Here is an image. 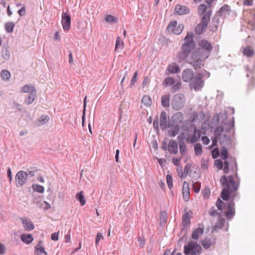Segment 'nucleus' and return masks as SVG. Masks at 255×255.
<instances>
[{
  "label": "nucleus",
  "instance_id": "nucleus-15",
  "mask_svg": "<svg viewBox=\"0 0 255 255\" xmlns=\"http://www.w3.org/2000/svg\"><path fill=\"white\" fill-rule=\"evenodd\" d=\"M160 126L162 130H165L168 128L167 114L165 111H162L160 114Z\"/></svg>",
  "mask_w": 255,
  "mask_h": 255
},
{
  "label": "nucleus",
  "instance_id": "nucleus-9",
  "mask_svg": "<svg viewBox=\"0 0 255 255\" xmlns=\"http://www.w3.org/2000/svg\"><path fill=\"white\" fill-rule=\"evenodd\" d=\"M177 22L176 20L170 22L167 26V29L169 32H171L173 34L179 35L183 31L184 25L182 24L177 25Z\"/></svg>",
  "mask_w": 255,
  "mask_h": 255
},
{
  "label": "nucleus",
  "instance_id": "nucleus-50",
  "mask_svg": "<svg viewBox=\"0 0 255 255\" xmlns=\"http://www.w3.org/2000/svg\"><path fill=\"white\" fill-rule=\"evenodd\" d=\"M180 152L182 155L184 154L186 151V146L184 143H180L179 145Z\"/></svg>",
  "mask_w": 255,
  "mask_h": 255
},
{
  "label": "nucleus",
  "instance_id": "nucleus-36",
  "mask_svg": "<svg viewBox=\"0 0 255 255\" xmlns=\"http://www.w3.org/2000/svg\"><path fill=\"white\" fill-rule=\"evenodd\" d=\"M124 46V42L121 39L120 36H118L116 39V46H115V50H116L118 48L123 49Z\"/></svg>",
  "mask_w": 255,
  "mask_h": 255
},
{
  "label": "nucleus",
  "instance_id": "nucleus-26",
  "mask_svg": "<svg viewBox=\"0 0 255 255\" xmlns=\"http://www.w3.org/2000/svg\"><path fill=\"white\" fill-rule=\"evenodd\" d=\"M20 239L24 243L29 244L33 240L32 236L30 234H22L20 236Z\"/></svg>",
  "mask_w": 255,
  "mask_h": 255
},
{
  "label": "nucleus",
  "instance_id": "nucleus-39",
  "mask_svg": "<svg viewBox=\"0 0 255 255\" xmlns=\"http://www.w3.org/2000/svg\"><path fill=\"white\" fill-rule=\"evenodd\" d=\"M194 152L195 155L198 156L202 153V147L200 143H196L194 146Z\"/></svg>",
  "mask_w": 255,
  "mask_h": 255
},
{
  "label": "nucleus",
  "instance_id": "nucleus-5",
  "mask_svg": "<svg viewBox=\"0 0 255 255\" xmlns=\"http://www.w3.org/2000/svg\"><path fill=\"white\" fill-rule=\"evenodd\" d=\"M208 57V54H204L200 49L192 53L190 58V63L195 68H200L202 62Z\"/></svg>",
  "mask_w": 255,
  "mask_h": 255
},
{
  "label": "nucleus",
  "instance_id": "nucleus-4",
  "mask_svg": "<svg viewBox=\"0 0 255 255\" xmlns=\"http://www.w3.org/2000/svg\"><path fill=\"white\" fill-rule=\"evenodd\" d=\"M185 43L182 45L181 50L178 53L179 61L181 62L185 60L191 51L195 47V43L193 40V33L188 32L184 38Z\"/></svg>",
  "mask_w": 255,
  "mask_h": 255
},
{
  "label": "nucleus",
  "instance_id": "nucleus-63",
  "mask_svg": "<svg viewBox=\"0 0 255 255\" xmlns=\"http://www.w3.org/2000/svg\"><path fill=\"white\" fill-rule=\"evenodd\" d=\"M51 238L53 241H57L58 240V233H54L52 234Z\"/></svg>",
  "mask_w": 255,
  "mask_h": 255
},
{
  "label": "nucleus",
  "instance_id": "nucleus-56",
  "mask_svg": "<svg viewBox=\"0 0 255 255\" xmlns=\"http://www.w3.org/2000/svg\"><path fill=\"white\" fill-rule=\"evenodd\" d=\"M225 117V116H224V115L220 114H217L216 115L214 116V117H213V120H217L218 122H219L220 121V120L221 119H224V118Z\"/></svg>",
  "mask_w": 255,
  "mask_h": 255
},
{
  "label": "nucleus",
  "instance_id": "nucleus-16",
  "mask_svg": "<svg viewBox=\"0 0 255 255\" xmlns=\"http://www.w3.org/2000/svg\"><path fill=\"white\" fill-rule=\"evenodd\" d=\"M200 136V131L195 128L192 134L188 135L186 137V140L190 143H194L198 140Z\"/></svg>",
  "mask_w": 255,
  "mask_h": 255
},
{
  "label": "nucleus",
  "instance_id": "nucleus-23",
  "mask_svg": "<svg viewBox=\"0 0 255 255\" xmlns=\"http://www.w3.org/2000/svg\"><path fill=\"white\" fill-rule=\"evenodd\" d=\"M141 107L143 106L145 107H149L151 106L152 104V100L151 98L147 95H144L141 101Z\"/></svg>",
  "mask_w": 255,
  "mask_h": 255
},
{
  "label": "nucleus",
  "instance_id": "nucleus-47",
  "mask_svg": "<svg viewBox=\"0 0 255 255\" xmlns=\"http://www.w3.org/2000/svg\"><path fill=\"white\" fill-rule=\"evenodd\" d=\"M40 207L44 210H47L51 208V205L46 201H43L41 203Z\"/></svg>",
  "mask_w": 255,
  "mask_h": 255
},
{
  "label": "nucleus",
  "instance_id": "nucleus-52",
  "mask_svg": "<svg viewBox=\"0 0 255 255\" xmlns=\"http://www.w3.org/2000/svg\"><path fill=\"white\" fill-rule=\"evenodd\" d=\"M208 167V162L207 160L202 159L201 161V168L203 169L206 170Z\"/></svg>",
  "mask_w": 255,
  "mask_h": 255
},
{
  "label": "nucleus",
  "instance_id": "nucleus-58",
  "mask_svg": "<svg viewBox=\"0 0 255 255\" xmlns=\"http://www.w3.org/2000/svg\"><path fill=\"white\" fill-rule=\"evenodd\" d=\"M48 117L45 115H43L40 118L39 121L42 123H46L48 121Z\"/></svg>",
  "mask_w": 255,
  "mask_h": 255
},
{
  "label": "nucleus",
  "instance_id": "nucleus-24",
  "mask_svg": "<svg viewBox=\"0 0 255 255\" xmlns=\"http://www.w3.org/2000/svg\"><path fill=\"white\" fill-rule=\"evenodd\" d=\"M42 242L40 241L35 248L36 253L37 255H47L44 248L42 246Z\"/></svg>",
  "mask_w": 255,
  "mask_h": 255
},
{
  "label": "nucleus",
  "instance_id": "nucleus-7",
  "mask_svg": "<svg viewBox=\"0 0 255 255\" xmlns=\"http://www.w3.org/2000/svg\"><path fill=\"white\" fill-rule=\"evenodd\" d=\"M185 98L183 94L178 93L175 95L172 101V108L175 110L181 109L184 106Z\"/></svg>",
  "mask_w": 255,
  "mask_h": 255
},
{
  "label": "nucleus",
  "instance_id": "nucleus-57",
  "mask_svg": "<svg viewBox=\"0 0 255 255\" xmlns=\"http://www.w3.org/2000/svg\"><path fill=\"white\" fill-rule=\"evenodd\" d=\"M215 164L216 166L218 167V169H221L223 167V163L220 160H216L215 161Z\"/></svg>",
  "mask_w": 255,
  "mask_h": 255
},
{
  "label": "nucleus",
  "instance_id": "nucleus-37",
  "mask_svg": "<svg viewBox=\"0 0 255 255\" xmlns=\"http://www.w3.org/2000/svg\"><path fill=\"white\" fill-rule=\"evenodd\" d=\"M0 76L4 80H7L10 77V73L7 70H2L0 72Z\"/></svg>",
  "mask_w": 255,
  "mask_h": 255
},
{
  "label": "nucleus",
  "instance_id": "nucleus-34",
  "mask_svg": "<svg viewBox=\"0 0 255 255\" xmlns=\"http://www.w3.org/2000/svg\"><path fill=\"white\" fill-rule=\"evenodd\" d=\"M175 80L173 78L171 77H168L166 78L163 82V84L165 86H173L175 83Z\"/></svg>",
  "mask_w": 255,
  "mask_h": 255
},
{
  "label": "nucleus",
  "instance_id": "nucleus-17",
  "mask_svg": "<svg viewBox=\"0 0 255 255\" xmlns=\"http://www.w3.org/2000/svg\"><path fill=\"white\" fill-rule=\"evenodd\" d=\"M194 72L190 69H186L183 71L182 79L185 82H189L194 78Z\"/></svg>",
  "mask_w": 255,
  "mask_h": 255
},
{
  "label": "nucleus",
  "instance_id": "nucleus-42",
  "mask_svg": "<svg viewBox=\"0 0 255 255\" xmlns=\"http://www.w3.org/2000/svg\"><path fill=\"white\" fill-rule=\"evenodd\" d=\"M223 145V148L221 150V157L223 159L225 160L228 157V152L227 148L225 147V146H227L225 144Z\"/></svg>",
  "mask_w": 255,
  "mask_h": 255
},
{
  "label": "nucleus",
  "instance_id": "nucleus-19",
  "mask_svg": "<svg viewBox=\"0 0 255 255\" xmlns=\"http://www.w3.org/2000/svg\"><path fill=\"white\" fill-rule=\"evenodd\" d=\"M183 198L185 201H188L190 199V190L188 183L184 181L182 187Z\"/></svg>",
  "mask_w": 255,
  "mask_h": 255
},
{
  "label": "nucleus",
  "instance_id": "nucleus-18",
  "mask_svg": "<svg viewBox=\"0 0 255 255\" xmlns=\"http://www.w3.org/2000/svg\"><path fill=\"white\" fill-rule=\"evenodd\" d=\"M175 12L179 15H184L189 13L190 10L186 6L177 4L175 7Z\"/></svg>",
  "mask_w": 255,
  "mask_h": 255
},
{
  "label": "nucleus",
  "instance_id": "nucleus-1",
  "mask_svg": "<svg viewBox=\"0 0 255 255\" xmlns=\"http://www.w3.org/2000/svg\"><path fill=\"white\" fill-rule=\"evenodd\" d=\"M234 126V123L227 119L220 123V126L215 130V137L212 139V144L211 145V148L217 145L218 140H219L221 144L230 145L231 141L229 133Z\"/></svg>",
  "mask_w": 255,
  "mask_h": 255
},
{
  "label": "nucleus",
  "instance_id": "nucleus-2",
  "mask_svg": "<svg viewBox=\"0 0 255 255\" xmlns=\"http://www.w3.org/2000/svg\"><path fill=\"white\" fill-rule=\"evenodd\" d=\"M220 182L223 187L221 192V197L224 200H227L230 197L235 198L236 192L238 189L239 183L235 182L234 177L230 176L227 177L223 176L220 179Z\"/></svg>",
  "mask_w": 255,
  "mask_h": 255
},
{
  "label": "nucleus",
  "instance_id": "nucleus-48",
  "mask_svg": "<svg viewBox=\"0 0 255 255\" xmlns=\"http://www.w3.org/2000/svg\"><path fill=\"white\" fill-rule=\"evenodd\" d=\"M137 75H138V73L136 71L134 73L133 76L131 78L130 83V87H132L134 85L135 83L136 82L137 78Z\"/></svg>",
  "mask_w": 255,
  "mask_h": 255
},
{
  "label": "nucleus",
  "instance_id": "nucleus-25",
  "mask_svg": "<svg viewBox=\"0 0 255 255\" xmlns=\"http://www.w3.org/2000/svg\"><path fill=\"white\" fill-rule=\"evenodd\" d=\"M204 233V229L202 228H198L194 230L192 234V238L194 240H198L200 236Z\"/></svg>",
  "mask_w": 255,
  "mask_h": 255
},
{
  "label": "nucleus",
  "instance_id": "nucleus-45",
  "mask_svg": "<svg viewBox=\"0 0 255 255\" xmlns=\"http://www.w3.org/2000/svg\"><path fill=\"white\" fill-rule=\"evenodd\" d=\"M224 205V202L220 198L218 199L216 203V205L218 208V210H219L220 211H222Z\"/></svg>",
  "mask_w": 255,
  "mask_h": 255
},
{
  "label": "nucleus",
  "instance_id": "nucleus-21",
  "mask_svg": "<svg viewBox=\"0 0 255 255\" xmlns=\"http://www.w3.org/2000/svg\"><path fill=\"white\" fill-rule=\"evenodd\" d=\"M192 215V212L191 211H189L186 212L183 215L182 218V224L184 227L190 225V218Z\"/></svg>",
  "mask_w": 255,
  "mask_h": 255
},
{
  "label": "nucleus",
  "instance_id": "nucleus-11",
  "mask_svg": "<svg viewBox=\"0 0 255 255\" xmlns=\"http://www.w3.org/2000/svg\"><path fill=\"white\" fill-rule=\"evenodd\" d=\"M199 46L203 50L202 52L204 54H208L209 56L210 53L213 49V46L211 43L206 39H202L198 43Z\"/></svg>",
  "mask_w": 255,
  "mask_h": 255
},
{
  "label": "nucleus",
  "instance_id": "nucleus-14",
  "mask_svg": "<svg viewBox=\"0 0 255 255\" xmlns=\"http://www.w3.org/2000/svg\"><path fill=\"white\" fill-rule=\"evenodd\" d=\"M227 211L225 212V216L228 220H231L235 215V203L232 201L227 207Z\"/></svg>",
  "mask_w": 255,
  "mask_h": 255
},
{
  "label": "nucleus",
  "instance_id": "nucleus-29",
  "mask_svg": "<svg viewBox=\"0 0 255 255\" xmlns=\"http://www.w3.org/2000/svg\"><path fill=\"white\" fill-rule=\"evenodd\" d=\"M243 53L247 57H252L254 54V51L251 46H248L243 49Z\"/></svg>",
  "mask_w": 255,
  "mask_h": 255
},
{
  "label": "nucleus",
  "instance_id": "nucleus-27",
  "mask_svg": "<svg viewBox=\"0 0 255 255\" xmlns=\"http://www.w3.org/2000/svg\"><path fill=\"white\" fill-rule=\"evenodd\" d=\"M170 95H165L161 98V105L164 107H168L170 105Z\"/></svg>",
  "mask_w": 255,
  "mask_h": 255
},
{
  "label": "nucleus",
  "instance_id": "nucleus-59",
  "mask_svg": "<svg viewBox=\"0 0 255 255\" xmlns=\"http://www.w3.org/2000/svg\"><path fill=\"white\" fill-rule=\"evenodd\" d=\"M254 0H244L243 4L247 6H252L253 4Z\"/></svg>",
  "mask_w": 255,
  "mask_h": 255
},
{
  "label": "nucleus",
  "instance_id": "nucleus-46",
  "mask_svg": "<svg viewBox=\"0 0 255 255\" xmlns=\"http://www.w3.org/2000/svg\"><path fill=\"white\" fill-rule=\"evenodd\" d=\"M166 181L169 188L171 189L173 186L172 178L171 175L169 174L167 175Z\"/></svg>",
  "mask_w": 255,
  "mask_h": 255
},
{
  "label": "nucleus",
  "instance_id": "nucleus-60",
  "mask_svg": "<svg viewBox=\"0 0 255 255\" xmlns=\"http://www.w3.org/2000/svg\"><path fill=\"white\" fill-rule=\"evenodd\" d=\"M18 13L19 14V15L20 16H23V15H24L25 14V13H26V10H25V6H22L20 9H19L18 11Z\"/></svg>",
  "mask_w": 255,
  "mask_h": 255
},
{
  "label": "nucleus",
  "instance_id": "nucleus-32",
  "mask_svg": "<svg viewBox=\"0 0 255 255\" xmlns=\"http://www.w3.org/2000/svg\"><path fill=\"white\" fill-rule=\"evenodd\" d=\"M175 122L177 124L181 123L183 120V116L181 112H178L173 116Z\"/></svg>",
  "mask_w": 255,
  "mask_h": 255
},
{
  "label": "nucleus",
  "instance_id": "nucleus-28",
  "mask_svg": "<svg viewBox=\"0 0 255 255\" xmlns=\"http://www.w3.org/2000/svg\"><path fill=\"white\" fill-rule=\"evenodd\" d=\"M225 223V220L221 218V217H219V219L216 224L214 226L213 228V231H216L218 229H221L223 227Z\"/></svg>",
  "mask_w": 255,
  "mask_h": 255
},
{
  "label": "nucleus",
  "instance_id": "nucleus-38",
  "mask_svg": "<svg viewBox=\"0 0 255 255\" xmlns=\"http://www.w3.org/2000/svg\"><path fill=\"white\" fill-rule=\"evenodd\" d=\"M14 23L12 22H8L5 24V29L6 32L11 33L13 31Z\"/></svg>",
  "mask_w": 255,
  "mask_h": 255
},
{
  "label": "nucleus",
  "instance_id": "nucleus-35",
  "mask_svg": "<svg viewBox=\"0 0 255 255\" xmlns=\"http://www.w3.org/2000/svg\"><path fill=\"white\" fill-rule=\"evenodd\" d=\"M230 10L231 9L229 5L228 4H225L220 8L219 12L221 15L226 14L229 13Z\"/></svg>",
  "mask_w": 255,
  "mask_h": 255
},
{
  "label": "nucleus",
  "instance_id": "nucleus-10",
  "mask_svg": "<svg viewBox=\"0 0 255 255\" xmlns=\"http://www.w3.org/2000/svg\"><path fill=\"white\" fill-rule=\"evenodd\" d=\"M161 148L164 150L167 149L169 153L171 154H175L178 152V143L177 141L174 140H170L169 141L167 147H166V143L163 142Z\"/></svg>",
  "mask_w": 255,
  "mask_h": 255
},
{
  "label": "nucleus",
  "instance_id": "nucleus-62",
  "mask_svg": "<svg viewBox=\"0 0 255 255\" xmlns=\"http://www.w3.org/2000/svg\"><path fill=\"white\" fill-rule=\"evenodd\" d=\"M187 173H188L187 171L186 172H185V171H184V172H183L182 171V169H181L180 171H178V176L180 178H183V177H185L187 175Z\"/></svg>",
  "mask_w": 255,
  "mask_h": 255
},
{
  "label": "nucleus",
  "instance_id": "nucleus-49",
  "mask_svg": "<svg viewBox=\"0 0 255 255\" xmlns=\"http://www.w3.org/2000/svg\"><path fill=\"white\" fill-rule=\"evenodd\" d=\"M209 214L211 216L219 215V213L216 211L214 207H211L209 210Z\"/></svg>",
  "mask_w": 255,
  "mask_h": 255
},
{
  "label": "nucleus",
  "instance_id": "nucleus-33",
  "mask_svg": "<svg viewBox=\"0 0 255 255\" xmlns=\"http://www.w3.org/2000/svg\"><path fill=\"white\" fill-rule=\"evenodd\" d=\"M202 245L205 249H209L214 243L212 242L211 240L206 238L202 241Z\"/></svg>",
  "mask_w": 255,
  "mask_h": 255
},
{
  "label": "nucleus",
  "instance_id": "nucleus-13",
  "mask_svg": "<svg viewBox=\"0 0 255 255\" xmlns=\"http://www.w3.org/2000/svg\"><path fill=\"white\" fill-rule=\"evenodd\" d=\"M61 23L63 29L65 31H68L71 27V17L66 12L62 14Z\"/></svg>",
  "mask_w": 255,
  "mask_h": 255
},
{
  "label": "nucleus",
  "instance_id": "nucleus-64",
  "mask_svg": "<svg viewBox=\"0 0 255 255\" xmlns=\"http://www.w3.org/2000/svg\"><path fill=\"white\" fill-rule=\"evenodd\" d=\"M5 252V249L4 246L0 243V255H2Z\"/></svg>",
  "mask_w": 255,
  "mask_h": 255
},
{
  "label": "nucleus",
  "instance_id": "nucleus-22",
  "mask_svg": "<svg viewBox=\"0 0 255 255\" xmlns=\"http://www.w3.org/2000/svg\"><path fill=\"white\" fill-rule=\"evenodd\" d=\"M36 96V89H33L32 91L29 94L28 97L25 99V103L27 105H30L34 101Z\"/></svg>",
  "mask_w": 255,
  "mask_h": 255
},
{
  "label": "nucleus",
  "instance_id": "nucleus-30",
  "mask_svg": "<svg viewBox=\"0 0 255 255\" xmlns=\"http://www.w3.org/2000/svg\"><path fill=\"white\" fill-rule=\"evenodd\" d=\"M167 70L171 73H176L180 70L179 66L175 63H172L169 65Z\"/></svg>",
  "mask_w": 255,
  "mask_h": 255
},
{
  "label": "nucleus",
  "instance_id": "nucleus-43",
  "mask_svg": "<svg viewBox=\"0 0 255 255\" xmlns=\"http://www.w3.org/2000/svg\"><path fill=\"white\" fill-rule=\"evenodd\" d=\"M182 83L180 81H175V83L173 85L172 87V90L173 92H176L178 90H179L181 88Z\"/></svg>",
  "mask_w": 255,
  "mask_h": 255
},
{
  "label": "nucleus",
  "instance_id": "nucleus-53",
  "mask_svg": "<svg viewBox=\"0 0 255 255\" xmlns=\"http://www.w3.org/2000/svg\"><path fill=\"white\" fill-rule=\"evenodd\" d=\"M203 194L204 198H208L210 195V190L209 188H206L203 191Z\"/></svg>",
  "mask_w": 255,
  "mask_h": 255
},
{
  "label": "nucleus",
  "instance_id": "nucleus-51",
  "mask_svg": "<svg viewBox=\"0 0 255 255\" xmlns=\"http://www.w3.org/2000/svg\"><path fill=\"white\" fill-rule=\"evenodd\" d=\"M103 239H104V237H103L102 234L101 233H98L96 238V240H95L96 245L97 246L98 245V244L99 243V241L101 240H103Z\"/></svg>",
  "mask_w": 255,
  "mask_h": 255
},
{
  "label": "nucleus",
  "instance_id": "nucleus-55",
  "mask_svg": "<svg viewBox=\"0 0 255 255\" xmlns=\"http://www.w3.org/2000/svg\"><path fill=\"white\" fill-rule=\"evenodd\" d=\"M201 140L202 141L203 143L205 145L208 144L210 142V139L207 136H202Z\"/></svg>",
  "mask_w": 255,
  "mask_h": 255
},
{
  "label": "nucleus",
  "instance_id": "nucleus-3",
  "mask_svg": "<svg viewBox=\"0 0 255 255\" xmlns=\"http://www.w3.org/2000/svg\"><path fill=\"white\" fill-rule=\"evenodd\" d=\"M197 11L198 15L201 17V21L196 26L195 32L196 34L200 35L207 29L212 12L204 4L199 5Z\"/></svg>",
  "mask_w": 255,
  "mask_h": 255
},
{
  "label": "nucleus",
  "instance_id": "nucleus-44",
  "mask_svg": "<svg viewBox=\"0 0 255 255\" xmlns=\"http://www.w3.org/2000/svg\"><path fill=\"white\" fill-rule=\"evenodd\" d=\"M105 20L107 22L116 23L118 19L112 15H108L105 17Z\"/></svg>",
  "mask_w": 255,
  "mask_h": 255
},
{
  "label": "nucleus",
  "instance_id": "nucleus-40",
  "mask_svg": "<svg viewBox=\"0 0 255 255\" xmlns=\"http://www.w3.org/2000/svg\"><path fill=\"white\" fill-rule=\"evenodd\" d=\"M33 89H35V88L31 85H26L21 88V92L22 93L29 92L30 93Z\"/></svg>",
  "mask_w": 255,
  "mask_h": 255
},
{
  "label": "nucleus",
  "instance_id": "nucleus-6",
  "mask_svg": "<svg viewBox=\"0 0 255 255\" xmlns=\"http://www.w3.org/2000/svg\"><path fill=\"white\" fill-rule=\"evenodd\" d=\"M201 252V246L195 241H190L184 246V253L185 255H200Z\"/></svg>",
  "mask_w": 255,
  "mask_h": 255
},
{
  "label": "nucleus",
  "instance_id": "nucleus-61",
  "mask_svg": "<svg viewBox=\"0 0 255 255\" xmlns=\"http://www.w3.org/2000/svg\"><path fill=\"white\" fill-rule=\"evenodd\" d=\"M180 160H181V158H177L173 157V159H172V162L175 165L179 166L180 165Z\"/></svg>",
  "mask_w": 255,
  "mask_h": 255
},
{
  "label": "nucleus",
  "instance_id": "nucleus-8",
  "mask_svg": "<svg viewBox=\"0 0 255 255\" xmlns=\"http://www.w3.org/2000/svg\"><path fill=\"white\" fill-rule=\"evenodd\" d=\"M28 174L23 170L18 171L15 177V185L16 187H19L23 186L27 182Z\"/></svg>",
  "mask_w": 255,
  "mask_h": 255
},
{
  "label": "nucleus",
  "instance_id": "nucleus-54",
  "mask_svg": "<svg viewBox=\"0 0 255 255\" xmlns=\"http://www.w3.org/2000/svg\"><path fill=\"white\" fill-rule=\"evenodd\" d=\"M219 152L218 148H215L212 151V155L213 158H216L219 156Z\"/></svg>",
  "mask_w": 255,
  "mask_h": 255
},
{
  "label": "nucleus",
  "instance_id": "nucleus-20",
  "mask_svg": "<svg viewBox=\"0 0 255 255\" xmlns=\"http://www.w3.org/2000/svg\"><path fill=\"white\" fill-rule=\"evenodd\" d=\"M21 220L23 225V227L26 230L31 231L34 229V225L29 219L26 218H21Z\"/></svg>",
  "mask_w": 255,
  "mask_h": 255
},
{
  "label": "nucleus",
  "instance_id": "nucleus-12",
  "mask_svg": "<svg viewBox=\"0 0 255 255\" xmlns=\"http://www.w3.org/2000/svg\"><path fill=\"white\" fill-rule=\"evenodd\" d=\"M203 84V82L202 80L201 76L200 74H198L193 78L190 83V86L193 88L195 90H199L202 88Z\"/></svg>",
  "mask_w": 255,
  "mask_h": 255
},
{
  "label": "nucleus",
  "instance_id": "nucleus-31",
  "mask_svg": "<svg viewBox=\"0 0 255 255\" xmlns=\"http://www.w3.org/2000/svg\"><path fill=\"white\" fill-rule=\"evenodd\" d=\"M76 199L79 201L81 206H84L86 204L84 196L83 195V192L81 191L77 193L76 195Z\"/></svg>",
  "mask_w": 255,
  "mask_h": 255
},
{
  "label": "nucleus",
  "instance_id": "nucleus-41",
  "mask_svg": "<svg viewBox=\"0 0 255 255\" xmlns=\"http://www.w3.org/2000/svg\"><path fill=\"white\" fill-rule=\"evenodd\" d=\"M32 187L33 190L35 191L40 193H43L44 192V188L41 185L38 184H33L32 185Z\"/></svg>",
  "mask_w": 255,
  "mask_h": 255
}]
</instances>
